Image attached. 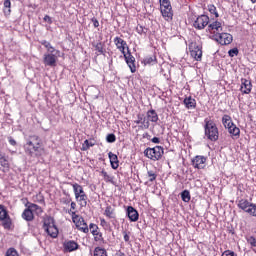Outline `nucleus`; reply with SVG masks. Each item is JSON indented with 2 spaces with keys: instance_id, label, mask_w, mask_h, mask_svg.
Segmentation results:
<instances>
[{
  "instance_id": "obj_55",
  "label": "nucleus",
  "mask_w": 256,
  "mask_h": 256,
  "mask_svg": "<svg viewBox=\"0 0 256 256\" xmlns=\"http://www.w3.org/2000/svg\"><path fill=\"white\" fill-rule=\"evenodd\" d=\"M9 143H10V145H13V146L17 145V141H15V139H13V138L9 139Z\"/></svg>"
},
{
  "instance_id": "obj_3",
  "label": "nucleus",
  "mask_w": 256,
  "mask_h": 256,
  "mask_svg": "<svg viewBox=\"0 0 256 256\" xmlns=\"http://www.w3.org/2000/svg\"><path fill=\"white\" fill-rule=\"evenodd\" d=\"M205 135L210 141H217L219 139V129L213 120L205 119Z\"/></svg>"
},
{
  "instance_id": "obj_56",
  "label": "nucleus",
  "mask_w": 256,
  "mask_h": 256,
  "mask_svg": "<svg viewBox=\"0 0 256 256\" xmlns=\"http://www.w3.org/2000/svg\"><path fill=\"white\" fill-rule=\"evenodd\" d=\"M129 239H130L129 234H127V232H124V241H126L127 243L129 242Z\"/></svg>"
},
{
  "instance_id": "obj_14",
  "label": "nucleus",
  "mask_w": 256,
  "mask_h": 256,
  "mask_svg": "<svg viewBox=\"0 0 256 256\" xmlns=\"http://www.w3.org/2000/svg\"><path fill=\"white\" fill-rule=\"evenodd\" d=\"M207 31H209V33H216L219 35V33L223 31V26L221 25V22L214 21L208 25Z\"/></svg>"
},
{
  "instance_id": "obj_17",
  "label": "nucleus",
  "mask_w": 256,
  "mask_h": 256,
  "mask_svg": "<svg viewBox=\"0 0 256 256\" xmlns=\"http://www.w3.org/2000/svg\"><path fill=\"white\" fill-rule=\"evenodd\" d=\"M253 85L251 84V82L247 79H242V84H241V88L240 91L244 94V95H249V93H251V89H252Z\"/></svg>"
},
{
  "instance_id": "obj_39",
  "label": "nucleus",
  "mask_w": 256,
  "mask_h": 256,
  "mask_svg": "<svg viewBox=\"0 0 256 256\" xmlns=\"http://www.w3.org/2000/svg\"><path fill=\"white\" fill-rule=\"evenodd\" d=\"M89 229H90V232L92 233V235H97V233H99V227L94 223H91L89 225Z\"/></svg>"
},
{
  "instance_id": "obj_9",
  "label": "nucleus",
  "mask_w": 256,
  "mask_h": 256,
  "mask_svg": "<svg viewBox=\"0 0 256 256\" xmlns=\"http://www.w3.org/2000/svg\"><path fill=\"white\" fill-rule=\"evenodd\" d=\"M0 221H2L4 229H11V217L4 205H0Z\"/></svg>"
},
{
  "instance_id": "obj_45",
  "label": "nucleus",
  "mask_w": 256,
  "mask_h": 256,
  "mask_svg": "<svg viewBox=\"0 0 256 256\" xmlns=\"http://www.w3.org/2000/svg\"><path fill=\"white\" fill-rule=\"evenodd\" d=\"M61 203H63V205H69V203H71V195L67 194L66 197L61 199Z\"/></svg>"
},
{
  "instance_id": "obj_23",
  "label": "nucleus",
  "mask_w": 256,
  "mask_h": 256,
  "mask_svg": "<svg viewBox=\"0 0 256 256\" xmlns=\"http://www.w3.org/2000/svg\"><path fill=\"white\" fill-rule=\"evenodd\" d=\"M134 123H136V125H143L144 129H149L151 125L149 121H147V119L141 114L137 115V120H135Z\"/></svg>"
},
{
  "instance_id": "obj_34",
  "label": "nucleus",
  "mask_w": 256,
  "mask_h": 256,
  "mask_svg": "<svg viewBox=\"0 0 256 256\" xmlns=\"http://www.w3.org/2000/svg\"><path fill=\"white\" fill-rule=\"evenodd\" d=\"M100 175H102V177H103V179H104V181H105L106 183H113V176L108 175V174H107V171L102 170V171L100 172Z\"/></svg>"
},
{
  "instance_id": "obj_32",
  "label": "nucleus",
  "mask_w": 256,
  "mask_h": 256,
  "mask_svg": "<svg viewBox=\"0 0 256 256\" xmlns=\"http://www.w3.org/2000/svg\"><path fill=\"white\" fill-rule=\"evenodd\" d=\"M87 194L84 193V194H80L78 196V198H76V201H78L80 207H87Z\"/></svg>"
},
{
  "instance_id": "obj_53",
  "label": "nucleus",
  "mask_w": 256,
  "mask_h": 256,
  "mask_svg": "<svg viewBox=\"0 0 256 256\" xmlns=\"http://www.w3.org/2000/svg\"><path fill=\"white\" fill-rule=\"evenodd\" d=\"M100 225L102 227H107V221L105 220V218H100Z\"/></svg>"
},
{
  "instance_id": "obj_49",
  "label": "nucleus",
  "mask_w": 256,
  "mask_h": 256,
  "mask_svg": "<svg viewBox=\"0 0 256 256\" xmlns=\"http://www.w3.org/2000/svg\"><path fill=\"white\" fill-rule=\"evenodd\" d=\"M94 240L95 241H103V234L100 232L94 234Z\"/></svg>"
},
{
  "instance_id": "obj_57",
  "label": "nucleus",
  "mask_w": 256,
  "mask_h": 256,
  "mask_svg": "<svg viewBox=\"0 0 256 256\" xmlns=\"http://www.w3.org/2000/svg\"><path fill=\"white\" fill-rule=\"evenodd\" d=\"M151 141H152V143H156V144L161 142V140L157 137L152 138Z\"/></svg>"
},
{
  "instance_id": "obj_47",
  "label": "nucleus",
  "mask_w": 256,
  "mask_h": 256,
  "mask_svg": "<svg viewBox=\"0 0 256 256\" xmlns=\"http://www.w3.org/2000/svg\"><path fill=\"white\" fill-rule=\"evenodd\" d=\"M4 9H8V14L11 13V0L4 1Z\"/></svg>"
},
{
  "instance_id": "obj_51",
  "label": "nucleus",
  "mask_w": 256,
  "mask_h": 256,
  "mask_svg": "<svg viewBox=\"0 0 256 256\" xmlns=\"http://www.w3.org/2000/svg\"><path fill=\"white\" fill-rule=\"evenodd\" d=\"M44 21H46V23H49V25H51V23H53V20H51L49 15L44 16Z\"/></svg>"
},
{
  "instance_id": "obj_4",
  "label": "nucleus",
  "mask_w": 256,
  "mask_h": 256,
  "mask_svg": "<svg viewBox=\"0 0 256 256\" xmlns=\"http://www.w3.org/2000/svg\"><path fill=\"white\" fill-rule=\"evenodd\" d=\"M162 17L165 21H171L173 19V7L171 6V0H159Z\"/></svg>"
},
{
  "instance_id": "obj_48",
  "label": "nucleus",
  "mask_w": 256,
  "mask_h": 256,
  "mask_svg": "<svg viewBox=\"0 0 256 256\" xmlns=\"http://www.w3.org/2000/svg\"><path fill=\"white\" fill-rule=\"evenodd\" d=\"M222 256H237V254L231 250H225L223 253H222Z\"/></svg>"
},
{
  "instance_id": "obj_31",
  "label": "nucleus",
  "mask_w": 256,
  "mask_h": 256,
  "mask_svg": "<svg viewBox=\"0 0 256 256\" xmlns=\"http://www.w3.org/2000/svg\"><path fill=\"white\" fill-rule=\"evenodd\" d=\"M0 165L3 167V171H9V160L5 158V155L0 153Z\"/></svg>"
},
{
  "instance_id": "obj_38",
  "label": "nucleus",
  "mask_w": 256,
  "mask_h": 256,
  "mask_svg": "<svg viewBox=\"0 0 256 256\" xmlns=\"http://www.w3.org/2000/svg\"><path fill=\"white\" fill-rule=\"evenodd\" d=\"M208 11L211 13V15H215V17H219V13L217 12V7L215 5L210 4L208 5Z\"/></svg>"
},
{
  "instance_id": "obj_36",
  "label": "nucleus",
  "mask_w": 256,
  "mask_h": 256,
  "mask_svg": "<svg viewBox=\"0 0 256 256\" xmlns=\"http://www.w3.org/2000/svg\"><path fill=\"white\" fill-rule=\"evenodd\" d=\"M90 147H95V142L91 140H85L82 146V151H88Z\"/></svg>"
},
{
  "instance_id": "obj_58",
  "label": "nucleus",
  "mask_w": 256,
  "mask_h": 256,
  "mask_svg": "<svg viewBox=\"0 0 256 256\" xmlns=\"http://www.w3.org/2000/svg\"><path fill=\"white\" fill-rule=\"evenodd\" d=\"M251 1V3H253V4H255L256 3V0H250Z\"/></svg>"
},
{
  "instance_id": "obj_15",
  "label": "nucleus",
  "mask_w": 256,
  "mask_h": 256,
  "mask_svg": "<svg viewBox=\"0 0 256 256\" xmlns=\"http://www.w3.org/2000/svg\"><path fill=\"white\" fill-rule=\"evenodd\" d=\"M114 43L116 45V48L120 50V53L125 54V49H127V42L120 37H115L114 38Z\"/></svg>"
},
{
  "instance_id": "obj_41",
  "label": "nucleus",
  "mask_w": 256,
  "mask_h": 256,
  "mask_svg": "<svg viewBox=\"0 0 256 256\" xmlns=\"http://www.w3.org/2000/svg\"><path fill=\"white\" fill-rule=\"evenodd\" d=\"M106 141L107 143H115V141H117V137L115 136V134H108L106 137Z\"/></svg>"
},
{
  "instance_id": "obj_30",
  "label": "nucleus",
  "mask_w": 256,
  "mask_h": 256,
  "mask_svg": "<svg viewBox=\"0 0 256 256\" xmlns=\"http://www.w3.org/2000/svg\"><path fill=\"white\" fill-rule=\"evenodd\" d=\"M92 46L95 48V51L99 53V55H105V44L103 42L93 43Z\"/></svg>"
},
{
  "instance_id": "obj_6",
  "label": "nucleus",
  "mask_w": 256,
  "mask_h": 256,
  "mask_svg": "<svg viewBox=\"0 0 256 256\" xmlns=\"http://www.w3.org/2000/svg\"><path fill=\"white\" fill-rule=\"evenodd\" d=\"M238 207L245 213H248V215L256 217V204L249 202V200L241 199L238 201Z\"/></svg>"
},
{
  "instance_id": "obj_59",
  "label": "nucleus",
  "mask_w": 256,
  "mask_h": 256,
  "mask_svg": "<svg viewBox=\"0 0 256 256\" xmlns=\"http://www.w3.org/2000/svg\"><path fill=\"white\" fill-rule=\"evenodd\" d=\"M119 256H125V253H121V254H119Z\"/></svg>"
},
{
  "instance_id": "obj_35",
  "label": "nucleus",
  "mask_w": 256,
  "mask_h": 256,
  "mask_svg": "<svg viewBox=\"0 0 256 256\" xmlns=\"http://www.w3.org/2000/svg\"><path fill=\"white\" fill-rule=\"evenodd\" d=\"M94 256H107V250L101 247H96L94 249Z\"/></svg>"
},
{
  "instance_id": "obj_22",
  "label": "nucleus",
  "mask_w": 256,
  "mask_h": 256,
  "mask_svg": "<svg viewBox=\"0 0 256 256\" xmlns=\"http://www.w3.org/2000/svg\"><path fill=\"white\" fill-rule=\"evenodd\" d=\"M186 109H195L197 107V101L193 97H186L183 101Z\"/></svg>"
},
{
  "instance_id": "obj_52",
  "label": "nucleus",
  "mask_w": 256,
  "mask_h": 256,
  "mask_svg": "<svg viewBox=\"0 0 256 256\" xmlns=\"http://www.w3.org/2000/svg\"><path fill=\"white\" fill-rule=\"evenodd\" d=\"M92 23L95 28L99 27V20H97V18H92Z\"/></svg>"
},
{
  "instance_id": "obj_44",
  "label": "nucleus",
  "mask_w": 256,
  "mask_h": 256,
  "mask_svg": "<svg viewBox=\"0 0 256 256\" xmlns=\"http://www.w3.org/2000/svg\"><path fill=\"white\" fill-rule=\"evenodd\" d=\"M136 32L139 34V35H143V33H147V29L144 28L143 26L141 25H138L136 27Z\"/></svg>"
},
{
  "instance_id": "obj_54",
  "label": "nucleus",
  "mask_w": 256,
  "mask_h": 256,
  "mask_svg": "<svg viewBox=\"0 0 256 256\" xmlns=\"http://www.w3.org/2000/svg\"><path fill=\"white\" fill-rule=\"evenodd\" d=\"M70 207H71L70 211H75L77 209V203L71 202Z\"/></svg>"
},
{
  "instance_id": "obj_11",
  "label": "nucleus",
  "mask_w": 256,
  "mask_h": 256,
  "mask_svg": "<svg viewBox=\"0 0 256 256\" xmlns=\"http://www.w3.org/2000/svg\"><path fill=\"white\" fill-rule=\"evenodd\" d=\"M43 63L47 67H56V65H57V52H54V53L48 52V53L44 54Z\"/></svg>"
},
{
  "instance_id": "obj_37",
  "label": "nucleus",
  "mask_w": 256,
  "mask_h": 256,
  "mask_svg": "<svg viewBox=\"0 0 256 256\" xmlns=\"http://www.w3.org/2000/svg\"><path fill=\"white\" fill-rule=\"evenodd\" d=\"M147 176H148L149 181L151 183H153V181H155L157 179V173H155V171H153V170H148L147 171Z\"/></svg>"
},
{
  "instance_id": "obj_28",
  "label": "nucleus",
  "mask_w": 256,
  "mask_h": 256,
  "mask_svg": "<svg viewBox=\"0 0 256 256\" xmlns=\"http://www.w3.org/2000/svg\"><path fill=\"white\" fill-rule=\"evenodd\" d=\"M22 219H24L25 221H33V219H35L33 211H31V209L29 208H26L22 213Z\"/></svg>"
},
{
  "instance_id": "obj_26",
  "label": "nucleus",
  "mask_w": 256,
  "mask_h": 256,
  "mask_svg": "<svg viewBox=\"0 0 256 256\" xmlns=\"http://www.w3.org/2000/svg\"><path fill=\"white\" fill-rule=\"evenodd\" d=\"M104 215L108 219H115V217H116L115 208H113V206H111V205L106 206Z\"/></svg>"
},
{
  "instance_id": "obj_40",
  "label": "nucleus",
  "mask_w": 256,
  "mask_h": 256,
  "mask_svg": "<svg viewBox=\"0 0 256 256\" xmlns=\"http://www.w3.org/2000/svg\"><path fill=\"white\" fill-rule=\"evenodd\" d=\"M5 256H19V252H17V250H15V248H9L6 251V255Z\"/></svg>"
},
{
  "instance_id": "obj_33",
  "label": "nucleus",
  "mask_w": 256,
  "mask_h": 256,
  "mask_svg": "<svg viewBox=\"0 0 256 256\" xmlns=\"http://www.w3.org/2000/svg\"><path fill=\"white\" fill-rule=\"evenodd\" d=\"M181 199L184 203H189L191 201V194L189 193V190H184L181 193Z\"/></svg>"
},
{
  "instance_id": "obj_2",
  "label": "nucleus",
  "mask_w": 256,
  "mask_h": 256,
  "mask_svg": "<svg viewBox=\"0 0 256 256\" xmlns=\"http://www.w3.org/2000/svg\"><path fill=\"white\" fill-rule=\"evenodd\" d=\"M43 229L52 239H57L59 236V229L55 225V219L51 216L44 218Z\"/></svg>"
},
{
  "instance_id": "obj_16",
  "label": "nucleus",
  "mask_w": 256,
  "mask_h": 256,
  "mask_svg": "<svg viewBox=\"0 0 256 256\" xmlns=\"http://www.w3.org/2000/svg\"><path fill=\"white\" fill-rule=\"evenodd\" d=\"M206 161H207V158H205L204 156H196L192 160V165L193 167H195V169H203Z\"/></svg>"
},
{
  "instance_id": "obj_13",
  "label": "nucleus",
  "mask_w": 256,
  "mask_h": 256,
  "mask_svg": "<svg viewBox=\"0 0 256 256\" xmlns=\"http://www.w3.org/2000/svg\"><path fill=\"white\" fill-rule=\"evenodd\" d=\"M127 53L124 52V59L131 71V73H135L137 71V67L135 66V57L131 55V51L129 50V47H127Z\"/></svg>"
},
{
  "instance_id": "obj_60",
  "label": "nucleus",
  "mask_w": 256,
  "mask_h": 256,
  "mask_svg": "<svg viewBox=\"0 0 256 256\" xmlns=\"http://www.w3.org/2000/svg\"><path fill=\"white\" fill-rule=\"evenodd\" d=\"M4 13H7V11L4 9Z\"/></svg>"
},
{
  "instance_id": "obj_24",
  "label": "nucleus",
  "mask_w": 256,
  "mask_h": 256,
  "mask_svg": "<svg viewBox=\"0 0 256 256\" xmlns=\"http://www.w3.org/2000/svg\"><path fill=\"white\" fill-rule=\"evenodd\" d=\"M147 121H151V123H157L159 121V115H157V112L155 110H149L146 114Z\"/></svg>"
},
{
  "instance_id": "obj_42",
  "label": "nucleus",
  "mask_w": 256,
  "mask_h": 256,
  "mask_svg": "<svg viewBox=\"0 0 256 256\" xmlns=\"http://www.w3.org/2000/svg\"><path fill=\"white\" fill-rule=\"evenodd\" d=\"M228 55L229 57H236L237 55H239V49L237 48L230 49L228 51Z\"/></svg>"
},
{
  "instance_id": "obj_21",
  "label": "nucleus",
  "mask_w": 256,
  "mask_h": 256,
  "mask_svg": "<svg viewBox=\"0 0 256 256\" xmlns=\"http://www.w3.org/2000/svg\"><path fill=\"white\" fill-rule=\"evenodd\" d=\"M108 157L110 159L112 169H119V158L117 157V154L109 152Z\"/></svg>"
},
{
  "instance_id": "obj_7",
  "label": "nucleus",
  "mask_w": 256,
  "mask_h": 256,
  "mask_svg": "<svg viewBox=\"0 0 256 256\" xmlns=\"http://www.w3.org/2000/svg\"><path fill=\"white\" fill-rule=\"evenodd\" d=\"M203 47L200 44H197V42H191L189 44V51L191 57L195 59V61H201L203 58Z\"/></svg>"
},
{
  "instance_id": "obj_27",
  "label": "nucleus",
  "mask_w": 256,
  "mask_h": 256,
  "mask_svg": "<svg viewBox=\"0 0 256 256\" xmlns=\"http://www.w3.org/2000/svg\"><path fill=\"white\" fill-rule=\"evenodd\" d=\"M40 43L47 49L48 53H59V50H56L53 45H51V42L47 40H41Z\"/></svg>"
},
{
  "instance_id": "obj_29",
  "label": "nucleus",
  "mask_w": 256,
  "mask_h": 256,
  "mask_svg": "<svg viewBox=\"0 0 256 256\" xmlns=\"http://www.w3.org/2000/svg\"><path fill=\"white\" fill-rule=\"evenodd\" d=\"M233 120L231 119V116L225 114L222 117V125L227 129L228 127H231V125H234Z\"/></svg>"
},
{
  "instance_id": "obj_18",
  "label": "nucleus",
  "mask_w": 256,
  "mask_h": 256,
  "mask_svg": "<svg viewBox=\"0 0 256 256\" xmlns=\"http://www.w3.org/2000/svg\"><path fill=\"white\" fill-rule=\"evenodd\" d=\"M127 216L128 219H130V221L132 222L139 221V212H137L136 209L133 208V206H128Z\"/></svg>"
},
{
  "instance_id": "obj_43",
  "label": "nucleus",
  "mask_w": 256,
  "mask_h": 256,
  "mask_svg": "<svg viewBox=\"0 0 256 256\" xmlns=\"http://www.w3.org/2000/svg\"><path fill=\"white\" fill-rule=\"evenodd\" d=\"M28 209H30V211H41V207L37 204H33L31 203L29 206H28Z\"/></svg>"
},
{
  "instance_id": "obj_20",
  "label": "nucleus",
  "mask_w": 256,
  "mask_h": 256,
  "mask_svg": "<svg viewBox=\"0 0 256 256\" xmlns=\"http://www.w3.org/2000/svg\"><path fill=\"white\" fill-rule=\"evenodd\" d=\"M226 129L228 130V133H230L231 136L235 137L236 139H239V137L241 136V130L235 124L228 126V128Z\"/></svg>"
},
{
  "instance_id": "obj_46",
  "label": "nucleus",
  "mask_w": 256,
  "mask_h": 256,
  "mask_svg": "<svg viewBox=\"0 0 256 256\" xmlns=\"http://www.w3.org/2000/svg\"><path fill=\"white\" fill-rule=\"evenodd\" d=\"M154 61H155V56H150L145 58L144 63L146 65H151V63H154Z\"/></svg>"
},
{
  "instance_id": "obj_25",
  "label": "nucleus",
  "mask_w": 256,
  "mask_h": 256,
  "mask_svg": "<svg viewBox=\"0 0 256 256\" xmlns=\"http://www.w3.org/2000/svg\"><path fill=\"white\" fill-rule=\"evenodd\" d=\"M72 187H73L75 199H79V195L85 194V190H83V186H81L77 183H74V184H72Z\"/></svg>"
},
{
  "instance_id": "obj_5",
  "label": "nucleus",
  "mask_w": 256,
  "mask_h": 256,
  "mask_svg": "<svg viewBox=\"0 0 256 256\" xmlns=\"http://www.w3.org/2000/svg\"><path fill=\"white\" fill-rule=\"evenodd\" d=\"M164 149L161 146H156L154 148H146L144 151L145 157L151 159L152 161H159L163 157Z\"/></svg>"
},
{
  "instance_id": "obj_50",
  "label": "nucleus",
  "mask_w": 256,
  "mask_h": 256,
  "mask_svg": "<svg viewBox=\"0 0 256 256\" xmlns=\"http://www.w3.org/2000/svg\"><path fill=\"white\" fill-rule=\"evenodd\" d=\"M248 243L251 244L252 247H256L255 237L251 236L250 238H248Z\"/></svg>"
},
{
  "instance_id": "obj_1",
  "label": "nucleus",
  "mask_w": 256,
  "mask_h": 256,
  "mask_svg": "<svg viewBox=\"0 0 256 256\" xmlns=\"http://www.w3.org/2000/svg\"><path fill=\"white\" fill-rule=\"evenodd\" d=\"M24 151L28 157L32 159H39L45 154V148H43V142L37 135L30 136L27 142L24 144Z\"/></svg>"
},
{
  "instance_id": "obj_12",
  "label": "nucleus",
  "mask_w": 256,
  "mask_h": 256,
  "mask_svg": "<svg viewBox=\"0 0 256 256\" xmlns=\"http://www.w3.org/2000/svg\"><path fill=\"white\" fill-rule=\"evenodd\" d=\"M216 41L220 45H231L233 43V36L229 33H218L216 34Z\"/></svg>"
},
{
  "instance_id": "obj_8",
  "label": "nucleus",
  "mask_w": 256,
  "mask_h": 256,
  "mask_svg": "<svg viewBox=\"0 0 256 256\" xmlns=\"http://www.w3.org/2000/svg\"><path fill=\"white\" fill-rule=\"evenodd\" d=\"M72 221L75 223L79 231H82V233H89V226L83 217L76 215L75 212H72Z\"/></svg>"
},
{
  "instance_id": "obj_19",
  "label": "nucleus",
  "mask_w": 256,
  "mask_h": 256,
  "mask_svg": "<svg viewBox=\"0 0 256 256\" xmlns=\"http://www.w3.org/2000/svg\"><path fill=\"white\" fill-rule=\"evenodd\" d=\"M64 249L68 253H71V252L77 251V249H79V244H77V242H75L73 240L66 241V242H64Z\"/></svg>"
},
{
  "instance_id": "obj_10",
  "label": "nucleus",
  "mask_w": 256,
  "mask_h": 256,
  "mask_svg": "<svg viewBox=\"0 0 256 256\" xmlns=\"http://www.w3.org/2000/svg\"><path fill=\"white\" fill-rule=\"evenodd\" d=\"M207 25H209V16L207 15L198 16L193 23V27L195 29H198L199 31H201L202 29H205Z\"/></svg>"
}]
</instances>
